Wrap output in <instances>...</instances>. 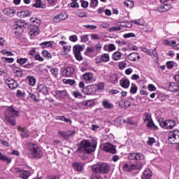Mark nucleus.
Here are the masks:
<instances>
[{
  "instance_id": "4",
  "label": "nucleus",
  "mask_w": 179,
  "mask_h": 179,
  "mask_svg": "<svg viewBox=\"0 0 179 179\" xmlns=\"http://www.w3.org/2000/svg\"><path fill=\"white\" fill-rule=\"evenodd\" d=\"M27 27H29L27 22L22 20H18L14 22L13 33H14L15 36H20V34H23Z\"/></svg>"
},
{
  "instance_id": "18",
  "label": "nucleus",
  "mask_w": 179,
  "mask_h": 179,
  "mask_svg": "<svg viewBox=\"0 0 179 179\" xmlns=\"http://www.w3.org/2000/svg\"><path fill=\"white\" fill-rule=\"evenodd\" d=\"M73 167L75 171H78L79 173H80V171H83V170L85 169V165L83 163L80 162L73 163Z\"/></svg>"
},
{
  "instance_id": "49",
  "label": "nucleus",
  "mask_w": 179,
  "mask_h": 179,
  "mask_svg": "<svg viewBox=\"0 0 179 179\" xmlns=\"http://www.w3.org/2000/svg\"><path fill=\"white\" fill-rule=\"evenodd\" d=\"M34 59L36 61H38L39 62H43L44 61V58H43L40 55L36 54L34 56Z\"/></svg>"
},
{
  "instance_id": "7",
  "label": "nucleus",
  "mask_w": 179,
  "mask_h": 179,
  "mask_svg": "<svg viewBox=\"0 0 179 179\" xmlns=\"http://www.w3.org/2000/svg\"><path fill=\"white\" fill-rule=\"evenodd\" d=\"M168 139L171 145H178L179 143V130L170 131L168 134Z\"/></svg>"
},
{
  "instance_id": "31",
  "label": "nucleus",
  "mask_w": 179,
  "mask_h": 179,
  "mask_svg": "<svg viewBox=\"0 0 179 179\" xmlns=\"http://www.w3.org/2000/svg\"><path fill=\"white\" fill-rule=\"evenodd\" d=\"M122 54L118 51L113 52L112 58L114 61H120L121 59Z\"/></svg>"
},
{
  "instance_id": "10",
  "label": "nucleus",
  "mask_w": 179,
  "mask_h": 179,
  "mask_svg": "<svg viewBox=\"0 0 179 179\" xmlns=\"http://www.w3.org/2000/svg\"><path fill=\"white\" fill-rule=\"evenodd\" d=\"M102 150H104V152H108L109 153H112L113 155L117 153V150L115 149V147H114V145H113V144L110 143H106L102 145Z\"/></svg>"
},
{
  "instance_id": "38",
  "label": "nucleus",
  "mask_w": 179,
  "mask_h": 179,
  "mask_svg": "<svg viewBox=\"0 0 179 179\" xmlns=\"http://www.w3.org/2000/svg\"><path fill=\"white\" fill-rule=\"evenodd\" d=\"M42 55L46 59H51L52 56L51 53L47 50L42 51Z\"/></svg>"
},
{
  "instance_id": "33",
  "label": "nucleus",
  "mask_w": 179,
  "mask_h": 179,
  "mask_svg": "<svg viewBox=\"0 0 179 179\" xmlns=\"http://www.w3.org/2000/svg\"><path fill=\"white\" fill-rule=\"evenodd\" d=\"M35 8H42L44 9L45 8V4L41 3V0H36V3L33 4Z\"/></svg>"
},
{
  "instance_id": "5",
  "label": "nucleus",
  "mask_w": 179,
  "mask_h": 179,
  "mask_svg": "<svg viewBox=\"0 0 179 179\" xmlns=\"http://www.w3.org/2000/svg\"><path fill=\"white\" fill-rule=\"evenodd\" d=\"M110 169H111L110 164L104 162H99L92 166V171L93 173L99 174H107L110 172Z\"/></svg>"
},
{
  "instance_id": "30",
  "label": "nucleus",
  "mask_w": 179,
  "mask_h": 179,
  "mask_svg": "<svg viewBox=\"0 0 179 179\" xmlns=\"http://www.w3.org/2000/svg\"><path fill=\"white\" fill-rule=\"evenodd\" d=\"M0 160H1V162H7L8 164H10V163H12V159L8 157V156H5L1 152H0Z\"/></svg>"
},
{
  "instance_id": "14",
  "label": "nucleus",
  "mask_w": 179,
  "mask_h": 179,
  "mask_svg": "<svg viewBox=\"0 0 179 179\" xmlns=\"http://www.w3.org/2000/svg\"><path fill=\"white\" fill-rule=\"evenodd\" d=\"M73 72H75V69H73V67H66L63 70L62 75L63 76L69 78L73 75Z\"/></svg>"
},
{
  "instance_id": "8",
  "label": "nucleus",
  "mask_w": 179,
  "mask_h": 179,
  "mask_svg": "<svg viewBox=\"0 0 179 179\" xmlns=\"http://www.w3.org/2000/svg\"><path fill=\"white\" fill-rule=\"evenodd\" d=\"M123 171L126 173H129L133 171V170H139L142 169V163L138 164H124L123 167Z\"/></svg>"
},
{
  "instance_id": "28",
  "label": "nucleus",
  "mask_w": 179,
  "mask_h": 179,
  "mask_svg": "<svg viewBox=\"0 0 179 179\" xmlns=\"http://www.w3.org/2000/svg\"><path fill=\"white\" fill-rule=\"evenodd\" d=\"M86 90H87V94H93L96 93V86L94 85H90L86 87Z\"/></svg>"
},
{
  "instance_id": "9",
  "label": "nucleus",
  "mask_w": 179,
  "mask_h": 179,
  "mask_svg": "<svg viewBox=\"0 0 179 179\" xmlns=\"http://www.w3.org/2000/svg\"><path fill=\"white\" fill-rule=\"evenodd\" d=\"M159 122L160 127L164 128V129H173V127H176V122L173 120H165Z\"/></svg>"
},
{
  "instance_id": "17",
  "label": "nucleus",
  "mask_w": 179,
  "mask_h": 179,
  "mask_svg": "<svg viewBox=\"0 0 179 179\" xmlns=\"http://www.w3.org/2000/svg\"><path fill=\"white\" fill-rule=\"evenodd\" d=\"M171 8V5L165 3L157 7V12L162 13V12H167V10H170Z\"/></svg>"
},
{
  "instance_id": "27",
  "label": "nucleus",
  "mask_w": 179,
  "mask_h": 179,
  "mask_svg": "<svg viewBox=\"0 0 179 179\" xmlns=\"http://www.w3.org/2000/svg\"><path fill=\"white\" fill-rule=\"evenodd\" d=\"M26 80H27L29 82V86H36V78H34V76H28L26 78Z\"/></svg>"
},
{
  "instance_id": "32",
  "label": "nucleus",
  "mask_w": 179,
  "mask_h": 179,
  "mask_svg": "<svg viewBox=\"0 0 179 179\" xmlns=\"http://www.w3.org/2000/svg\"><path fill=\"white\" fill-rule=\"evenodd\" d=\"M147 122H148L147 123L148 128H151V129H154V131H157V126H156V124H155L152 120H151Z\"/></svg>"
},
{
  "instance_id": "15",
  "label": "nucleus",
  "mask_w": 179,
  "mask_h": 179,
  "mask_svg": "<svg viewBox=\"0 0 179 179\" xmlns=\"http://www.w3.org/2000/svg\"><path fill=\"white\" fill-rule=\"evenodd\" d=\"M65 19H68V14L63 13L59 14L58 15H56L53 18V22H55V23H58L61 22V20H65Z\"/></svg>"
},
{
  "instance_id": "26",
  "label": "nucleus",
  "mask_w": 179,
  "mask_h": 179,
  "mask_svg": "<svg viewBox=\"0 0 179 179\" xmlns=\"http://www.w3.org/2000/svg\"><path fill=\"white\" fill-rule=\"evenodd\" d=\"M152 177V171L149 169H146L141 176L142 179H150Z\"/></svg>"
},
{
  "instance_id": "21",
  "label": "nucleus",
  "mask_w": 179,
  "mask_h": 179,
  "mask_svg": "<svg viewBox=\"0 0 179 179\" xmlns=\"http://www.w3.org/2000/svg\"><path fill=\"white\" fill-rule=\"evenodd\" d=\"M169 90L173 93H177V92H179V85L176 83H170Z\"/></svg>"
},
{
  "instance_id": "60",
  "label": "nucleus",
  "mask_w": 179,
  "mask_h": 179,
  "mask_svg": "<svg viewBox=\"0 0 179 179\" xmlns=\"http://www.w3.org/2000/svg\"><path fill=\"white\" fill-rule=\"evenodd\" d=\"M73 96L76 99H78V97H82V94L78 91H74V92H73Z\"/></svg>"
},
{
  "instance_id": "47",
  "label": "nucleus",
  "mask_w": 179,
  "mask_h": 179,
  "mask_svg": "<svg viewBox=\"0 0 179 179\" xmlns=\"http://www.w3.org/2000/svg\"><path fill=\"white\" fill-rule=\"evenodd\" d=\"M34 62L28 63L23 66V68H25V69H31V68H34Z\"/></svg>"
},
{
  "instance_id": "1",
  "label": "nucleus",
  "mask_w": 179,
  "mask_h": 179,
  "mask_svg": "<svg viewBox=\"0 0 179 179\" xmlns=\"http://www.w3.org/2000/svg\"><path fill=\"white\" fill-rule=\"evenodd\" d=\"M16 117H19V111L16 110L13 106H9L4 111V120L7 124L15 127L16 125Z\"/></svg>"
},
{
  "instance_id": "43",
  "label": "nucleus",
  "mask_w": 179,
  "mask_h": 179,
  "mask_svg": "<svg viewBox=\"0 0 179 179\" xmlns=\"http://www.w3.org/2000/svg\"><path fill=\"white\" fill-rule=\"evenodd\" d=\"M20 135H21V138H22V139H24V138H29V136H30V133L24 130L21 132Z\"/></svg>"
},
{
  "instance_id": "20",
  "label": "nucleus",
  "mask_w": 179,
  "mask_h": 179,
  "mask_svg": "<svg viewBox=\"0 0 179 179\" xmlns=\"http://www.w3.org/2000/svg\"><path fill=\"white\" fill-rule=\"evenodd\" d=\"M128 59L133 62L139 61V59H141V56L138 52H132L128 55Z\"/></svg>"
},
{
  "instance_id": "39",
  "label": "nucleus",
  "mask_w": 179,
  "mask_h": 179,
  "mask_svg": "<svg viewBox=\"0 0 179 179\" xmlns=\"http://www.w3.org/2000/svg\"><path fill=\"white\" fill-rule=\"evenodd\" d=\"M83 106H85V107H92L93 106L94 102L93 100H87L82 102Z\"/></svg>"
},
{
  "instance_id": "11",
  "label": "nucleus",
  "mask_w": 179,
  "mask_h": 179,
  "mask_svg": "<svg viewBox=\"0 0 179 179\" xmlns=\"http://www.w3.org/2000/svg\"><path fill=\"white\" fill-rule=\"evenodd\" d=\"M36 90L38 92V93H41L44 96H47L50 93V88H48V87L44 84L38 85Z\"/></svg>"
},
{
  "instance_id": "63",
  "label": "nucleus",
  "mask_w": 179,
  "mask_h": 179,
  "mask_svg": "<svg viewBox=\"0 0 179 179\" xmlns=\"http://www.w3.org/2000/svg\"><path fill=\"white\" fill-rule=\"evenodd\" d=\"M91 38L92 40H100V37L99 36V34H92L91 35Z\"/></svg>"
},
{
  "instance_id": "46",
  "label": "nucleus",
  "mask_w": 179,
  "mask_h": 179,
  "mask_svg": "<svg viewBox=\"0 0 179 179\" xmlns=\"http://www.w3.org/2000/svg\"><path fill=\"white\" fill-rule=\"evenodd\" d=\"M138 92V87L135 85H132L130 89V93H132V94H135Z\"/></svg>"
},
{
  "instance_id": "16",
  "label": "nucleus",
  "mask_w": 179,
  "mask_h": 179,
  "mask_svg": "<svg viewBox=\"0 0 179 179\" xmlns=\"http://www.w3.org/2000/svg\"><path fill=\"white\" fill-rule=\"evenodd\" d=\"M17 171L21 173L20 174V178L28 179L30 177V172L29 171H24L20 168H17Z\"/></svg>"
},
{
  "instance_id": "22",
  "label": "nucleus",
  "mask_w": 179,
  "mask_h": 179,
  "mask_svg": "<svg viewBox=\"0 0 179 179\" xmlns=\"http://www.w3.org/2000/svg\"><path fill=\"white\" fill-rule=\"evenodd\" d=\"M55 94L58 99H65L68 96V92H66V90H56Z\"/></svg>"
},
{
  "instance_id": "48",
  "label": "nucleus",
  "mask_w": 179,
  "mask_h": 179,
  "mask_svg": "<svg viewBox=\"0 0 179 179\" xmlns=\"http://www.w3.org/2000/svg\"><path fill=\"white\" fill-rule=\"evenodd\" d=\"M124 6L127 8H132L134 6V2L132 1L128 0L124 1Z\"/></svg>"
},
{
  "instance_id": "42",
  "label": "nucleus",
  "mask_w": 179,
  "mask_h": 179,
  "mask_svg": "<svg viewBox=\"0 0 179 179\" xmlns=\"http://www.w3.org/2000/svg\"><path fill=\"white\" fill-rule=\"evenodd\" d=\"M144 122H148L149 121H151L152 120V116L148 113H145L144 114Z\"/></svg>"
},
{
  "instance_id": "36",
  "label": "nucleus",
  "mask_w": 179,
  "mask_h": 179,
  "mask_svg": "<svg viewBox=\"0 0 179 179\" xmlns=\"http://www.w3.org/2000/svg\"><path fill=\"white\" fill-rule=\"evenodd\" d=\"M27 61H29V59L27 58H19L17 59V64H19V65H20V66L24 65V64H26L27 62Z\"/></svg>"
},
{
  "instance_id": "55",
  "label": "nucleus",
  "mask_w": 179,
  "mask_h": 179,
  "mask_svg": "<svg viewBox=\"0 0 179 179\" xmlns=\"http://www.w3.org/2000/svg\"><path fill=\"white\" fill-rule=\"evenodd\" d=\"M123 108H128L131 106V102L129 101H125L123 102V104L121 105Z\"/></svg>"
},
{
  "instance_id": "62",
  "label": "nucleus",
  "mask_w": 179,
  "mask_h": 179,
  "mask_svg": "<svg viewBox=\"0 0 179 179\" xmlns=\"http://www.w3.org/2000/svg\"><path fill=\"white\" fill-rule=\"evenodd\" d=\"M45 179H59V176L57 175L48 176Z\"/></svg>"
},
{
  "instance_id": "19",
  "label": "nucleus",
  "mask_w": 179,
  "mask_h": 179,
  "mask_svg": "<svg viewBox=\"0 0 179 179\" xmlns=\"http://www.w3.org/2000/svg\"><path fill=\"white\" fill-rule=\"evenodd\" d=\"M3 13L4 15H6V16L13 17V16H15V13H16V11L13 8H6L3 10Z\"/></svg>"
},
{
  "instance_id": "13",
  "label": "nucleus",
  "mask_w": 179,
  "mask_h": 179,
  "mask_svg": "<svg viewBox=\"0 0 179 179\" xmlns=\"http://www.w3.org/2000/svg\"><path fill=\"white\" fill-rule=\"evenodd\" d=\"M58 134L60 135V136L64 138V139H68V138H69V136H72V135H75L76 132L73 130H69L66 131H60L58 132Z\"/></svg>"
},
{
  "instance_id": "57",
  "label": "nucleus",
  "mask_w": 179,
  "mask_h": 179,
  "mask_svg": "<svg viewBox=\"0 0 179 179\" xmlns=\"http://www.w3.org/2000/svg\"><path fill=\"white\" fill-rule=\"evenodd\" d=\"M74 55L76 57V59H77L78 61H82L83 59L81 53H74Z\"/></svg>"
},
{
  "instance_id": "41",
  "label": "nucleus",
  "mask_w": 179,
  "mask_h": 179,
  "mask_svg": "<svg viewBox=\"0 0 179 179\" xmlns=\"http://www.w3.org/2000/svg\"><path fill=\"white\" fill-rule=\"evenodd\" d=\"M80 41L81 43H87V41H89V35H82L80 36Z\"/></svg>"
},
{
  "instance_id": "12",
  "label": "nucleus",
  "mask_w": 179,
  "mask_h": 179,
  "mask_svg": "<svg viewBox=\"0 0 179 179\" xmlns=\"http://www.w3.org/2000/svg\"><path fill=\"white\" fill-rule=\"evenodd\" d=\"M5 83L8 85V87L12 90H15L18 87L19 85L13 78H7L5 80Z\"/></svg>"
},
{
  "instance_id": "50",
  "label": "nucleus",
  "mask_w": 179,
  "mask_h": 179,
  "mask_svg": "<svg viewBox=\"0 0 179 179\" xmlns=\"http://www.w3.org/2000/svg\"><path fill=\"white\" fill-rule=\"evenodd\" d=\"M17 97H24L26 96V94L24 92H22L21 90H18L16 93Z\"/></svg>"
},
{
  "instance_id": "23",
  "label": "nucleus",
  "mask_w": 179,
  "mask_h": 179,
  "mask_svg": "<svg viewBox=\"0 0 179 179\" xmlns=\"http://www.w3.org/2000/svg\"><path fill=\"white\" fill-rule=\"evenodd\" d=\"M121 27H129L127 24H120L117 27H112L109 28L108 31H110V33H113V31H120V30H122V28Z\"/></svg>"
},
{
  "instance_id": "59",
  "label": "nucleus",
  "mask_w": 179,
  "mask_h": 179,
  "mask_svg": "<svg viewBox=\"0 0 179 179\" xmlns=\"http://www.w3.org/2000/svg\"><path fill=\"white\" fill-rule=\"evenodd\" d=\"M119 69H124V68L127 67V63L124 62H121L118 64Z\"/></svg>"
},
{
  "instance_id": "45",
  "label": "nucleus",
  "mask_w": 179,
  "mask_h": 179,
  "mask_svg": "<svg viewBox=\"0 0 179 179\" xmlns=\"http://www.w3.org/2000/svg\"><path fill=\"white\" fill-rule=\"evenodd\" d=\"M175 65H176V63L174 62H166V67L168 68V69H173Z\"/></svg>"
},
{
  "instance_id": "64",
  "label": "nucleus",
  "mask_w": 179,
  "mask_h": 179,
  "mask_svg": "<svg viewBox=\"0 0 179 179\" xmlns=\"http://www.w3.org/2000/svg\"><path fill=\"white\" fill-rule=\"evenodd\" d=\"M71 8H79V3L76 1H73L70 3Z\"/></svg>"
},
{
  "instance_id": "61",
  "label": "nucleus",
  "mask_w": 179,
  "mask_h": 179,
  "mask_svg": "<svg viewBox=\"0 0 179 179\" xmlns=\"http://www.w3.org/2000/svg\"><path fill=\"white\" fill-rule=\"evenodd\" d=\"M123 37L124 38H129L131 37H135V34L134 33H129V34H125Z\"/></svg>"
},
{
  "instance_id": "2",
  "label": "nucleus",
  "mask_w": 179,
  "mask_h": 179,
  "mask_svg": "<svg viewBox=\"0 0 179 179\" xmlns=\"http://www.w3.org/2000/svg\"><path fill=\"white\" fill-rule=\"evenodd\" d=\"M97 148V141H93L92 142L88 140H83L81 145L76 150L77 153H92L94 152Z\"/></svg>"
},
{
  "instance_id": "58",
  "label": "nucleus",
  "mask_w": 179,
  "mask_h": 179,
  "mask_svg": "<svg viewBox=\"0 0 179 179\" xmlns=\"http://www.w3.org/2000/svg\"><path fill=\"white\" fill-rule=\"evenodd\" d=\"M99 27L101 29H107V27H110V24L107 22H103L101 24H99Z\"/></svg>"
},
{
  "instance_id": "24",
  "label": "nucleus",
  "mask_w": 179,
  "mask_h": 179,
  "mask_svg": "<svg viewBox=\"0 0 179 179\" xmlns=\"http://www.w3.org/2000/svg\"><path fill=\"white\" fill-rule=\"evenodd\" d=\"M120 85L124 89H128L130 85L129 80L127 78H122L120 80Z\"/></svg>"
},
{
  "instance_id": "25",
  "label": "nucleus",
  "mask_w": 179,
  "mask_h": 179,
  "mask_svg": "<svg viewBox=\"0 0 179 179\" xmlns=\"http://www.w3.org/2000/svg\"><path fill=\"white\" fill-rule=\"evenodd\" d=\"M85 50V45H76L73 46V51L74 54H78L82 52V51Z\"/></svg>"
},
{
  "instance_id": "6",
  "label": "nucleus",
  "mask_w": 179,
  "mask_h": 179,
  "mask_svg": "<svg viewBox=\"0 0 179 179\" xmlns=\"http://www.w3.org/2000/svg\"><path fill=\"white\" fill-rule=\"evenodd\" d=\"M128 160L129 162H134V163H140L139 162H143L145 160V155L141 152H131L128 154Z\"/></svg>"
},
{
  "instance_id": "3",
  "label": "nucleus",
  "mask_w": 179,
  "mask_h": 179,
  "mask_svg": "<svg viewBox=\"0 0 179 179\" xmlns=\"http://www.w3.org/2000/svg\"><path fill=\"white\" fill-rule=\"evenodd\" d=\"M27 150H28V155L30 157L34 159H41V157H43V151L37 144L29 143L27 145Z\"/></svg>"
},
{
  "instance_id": "34",
  "label": "nucleus",
  "mask_w": 179,
  "mask_h": 179,
  "mask_svg": "<svg viewBox=\"0 0 179 179\" xmlns=\"http://www.w3.org/2000/svg\"><path fill=\"white\" fill-rule=\"evenodd\" d=\"M101 57L102 58V62H108L110 61V55L108 53H103Z\"/></svg>"
},
{
  "instance_id": "54",
  "label": "nucleus",
  "mask_w": 179,
  "mask_h": 179,
  "mask_svg": "<svg viewBox=\"0 0 179 179\" xmlns=\"http://www.w3.org/2000/svg\"><path fill=\"white\" fill-rule=\"evenodd\" d=\"M80 2L81 3L82 8H87V6H89V2L85 0H80Z\"/></svg>"
},
{
  "instance_id": "44",
  "label": "nucleus",
  "mask_w": 179,
  "mask_h": 179,
  "mask_svg": "<svg viewBox=\"0 0 179 179\" xmlns=\"http://www.w3.org/2000/svg\"><path fill=\"white\" fill-rule=\"evenodd\" d=\"M93 52H94V48H93V46L87 48L85 51V54L87 55H89L90 54H93Z\"/></svg>"
},
{
  "instance_id": "51",
  "label": "nucleus",
  "mask_w": 179,
  "mask_h": 179,
  "mask_svg": "<svg viewBox=\"0 0 179 179\" xmlns=\"http://www.w3.org/2000/svg\"><path fill=\"white\" fill-rule=\"evenodd\" d=\"M155 143H156V139H155V138H152V137L148 138V145H150V146H152V145H153Z\"/></svg>"
},
{
  "instance_id": "35",
  "label": "nucleus",
  "mask_w": 179,
  "mask_h": 179,
  "mask_svg": "<svg viewBox=\"0 0 179 179\" xmlns=\"http://www.w3.org/2000/svg\"><path fill=\"white\" fill-rule=\"evenodd\" d=\"M39 30L38 28L33 29L29 32V34L31 37H34L35 36H38Z\"/></svg>"
},
{
  "instance_id": "37",
  "label": "nucleus",
  "mask_w": 179,
  "mask_h": 179,
  "mask_svg": "<svg viewBox=\"0 0 179 179\" xmlns=\"http://www.w3.org/2000/svg\"><path fill=\"white\" fill-rule=\"evenodd\" d=\"M18 16H22V17H27L31 15V13L29 10H22L20 13H17Z\"/></svg>"
},
{
  "instance_id": "29",
  "label": "nucleus",
  "mask_w": 179,
  "mask_h": 179,
  "mask_svg": "<svg viewBox=\"0 0 179 179\" xmlns=\"http://www.w3.org/2000/svg\"><path fill=\"white\" fill-rule=\"evenodd\" d=\"M84 80H86V82H92L93 80V73H85L83 75Z\"/></svg>"
},
{
  "instance_id": "40",
  "label": "nucleus",
  "mask_w": 179,
  "mask_h": 179,
  "mask_svg": "<svg viewBox=\"0 0 179 179\" xmlns=\"http://www.w3.org/2000/svg\"><path fill=\"white\" fill-rule=\"evenodd\" d=\"M102 104H103L104 108H113V107H114V105H113V103H110L107 101H103L102 102Z\"/></svg>"
},
{
  "instance_id": "56",
  "label": "nucleus",
  "mask_w": 179,
  "mask_h": 179,
  "mask_svg": "<svg viewBox=\"0 0 179 179\" xmlns=\"http://www.w3.org/2000/svg\"><path fill=\"white\" fill-rule=\"evenodd\" d=\"M29 97H30V99H32V100H34V101H36L37 103H38V99L36 96V94H34L33 93H29Z\"/></svg>"
},
{
  "instance_id": "52",
  "label": "nucleus",
  "mask_w": 179,
  "mask_h": 179,
  "mask_svg": "<svg viewBox=\"0 0 179 179\" xmlns=\"http://www.w3.org/2000/svg\"><path fill=\"white\" fill-rule=\"evenodd\" d=\"M90 5L91 8H96V6H97V5H99V1L92 0Z\"/></svg>"
},
{
  "instance_id": "53",
  "label": "nucleus",
  "mask_w": 179,
  "mask_h": 179,
  "mask_svg": "<svg viewBox=\"0 0 179 179\" xmlns=\"http://www.w3.org/2000/svg\"><path fill=\"white\" fill-rule=\"evenodd\" d=\"M150 57H152V58H153L154 59H157V52H156V49H155L154 50H152V52H150Z\"/></svg>"
}]
</instances>
